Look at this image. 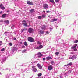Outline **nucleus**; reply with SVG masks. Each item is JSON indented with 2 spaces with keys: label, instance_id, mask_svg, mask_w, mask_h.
I'll use <instances>...</instances> for the list:
<instances>
[{
  "label": "nucleus",
  "instance_id": "f257e3e1",
  "mask_svg": "<svg viewBox=\"0 0 78 78\" xmlns=\"http://www.w3.org/2000/svg\"><path fill=\"white\" fill-rule=\"evenodd\" d=\"M28 41L30 42H33L34 41V39L31 37H29L28 38Z\"/></svg>",
  "mask_w": 78,
  "mask_h": 78
},
{
  "label": "nucleus",
  "instance_id": "f03ea898",
  "mask_svg": "<svg viewBox=\"0 0 78 78\" xmlns=\"http://www.w3.org/2000/svg\"><path fill=\"white\" fill-rule=\"evenodd\" d=\"M76 46H77V44H76L75 45H74L73 46L71 47V49H74V51H76L77 50V49L75 48L76 47Z\"/></svg>",
  "mask_w": 78,
  "mask_h": 78
},
{
  "label": "nucleus",
  "instance_id": "7ed1b4c3",
  "mask_svg": "<svg viewBox=\"0 0 78 78\" xmlns=\"http://www.w3.org/2000/svg\"><path fill=\"white\" fill-rule=\"evenodd\" d=\"M28 31L29 33H33V32L34 31V30L33 28H30L28 29Z\"/></svg>",
  "mask_w": 78,
  "mask_h": 78
},
{
  "label": "nucleus",
  "instance_id": "20e7f679",
  "mask_svg": "<svg viewBox=\"0 0 78 78\" xmlns=\"http://www.w3.org/2000/svg\"><path fill=\"white\" fill-rule=\"evenodd\" d=\"M72 72V71L69 70L68 72H67L64 74L65 75H66V76H68L70 75V73Z\"/></svg>",
  "mask_w": 78,
  "mask_h": 78
},
{
  "label": "nucleus",
  "instance_id": "39448f33",
  "mask_svg": "<svg viewBox=\"0 0 78 78\" xmlns=\"http://www.w3.org/2000/svg\"><path fill=\"white\" fill-rule=\"evenodd\" d=\"M43 8H44V9H48V5L46 4H45L43 5Z\"/></svg>",
  "mask_w": 78,
  "mask_h": 78
},
{
  "label": "nucleus",
  "instance_id": "423d86ee",
  "mask_svg": "<svg viewBox=\"0 0 78 78\" xmlns=\"http://www.w3.org/2000/svg\"><path fill=\"white\" fill-rule=\"evenodd\" d=\"M26 2L28 5H34L33 2L29 1H27Z\"/></svg>",
  "mask_w": 78,
  "mask_h": 78
},
{
  "label": "nucleus",
  "instance_id": "0eeeda50",
  "mask_svg": "<svg viewBox=\"0 0 78 78\" xmlns=\"http://www.w3.org/2000/svg\"><path fill=\"white\" fill-rule=\"evenodd\" d=\"M43 47V46L42 45H40L39 47H36L35 48V49H37V50H40Z\"/></svg>",
  "mask_w": 78,
  "mask_h": 78
},
{
  "label": "nucleus",
  "instance_id": "6e6552de",
  "mask_svg": "<svg viewBox=\"0 0 78 78\" xmlns=\"http://www.w3.org/2000/svg\"><path fill=\"white\" fill-rule=\"evenodd\" d=\"M69 58L70 59H76V56L75 55H73L72 56H70Z\"/></svg>",
  "mask_w": 78,
  "mask_h": 78
},
{
  "label": "nucleus",
  "instance_id": "1a4fd4ad",
  "mask_svg": "<svg viewBox=\"0 0 78 78\" xmlns=\"http://www.w3.org/2000/svg\"><path fill=\"white\" fill-rule=\"evenodd\" d=\"M32 68L33 69H32V70L33 72H36L37 71V69H36L35 66H32Z\"/></svg>",
  "mask_w": 78,
  "mask_h": 78
},
{
  "label": "nucleus",
  "instance_id": "9d476101",
  "mask_svg": "<svg viewBox=\"0 0 78 78\" xmlns=\"http://www.w3.org/2000/svg\"><path fill=\"white\" fill-rule=\"evenodd\" d=\"M37 66L39 69H42V66L41 65L39 64H37Z\"/></svg>",
  "mask_w": 78,
  "mask_h": 78
},
{
  "label": "nucleus",
  "instance_id": "9b49d317",
  "mask_svg": "<svg viewBox=\"0 0 78 78\" xmlns=\"http://www.w3.org/2000/svg\"><path fill=\"white\" fill-rule=\"evenodd\" d=\"M53 69V67H52V66L51 65H49L48 66V70H51Z\"/></svg>",
  "mask_w": 78,
  "mask_h": 78
},
{
  "label": "nucleus",
  "instance_id": "f8f14e48",
  "mask_svg": "<svg viewBox=\"0 0 78 78\" xmlns=\"http://www.w3.org/2000/svg\"><path fill=\"white\" fill-rule=\"evenodd\" d=\"M0 8L1 9H2V10H4V9H5V7L3 6V5L2 4L0 5Z\"/></svg>",
  "mask_w": 78,
  "mask_h": 78
},
{
  "label": "nucleus",
  "instance_id": "ddd939ff",
  "mask_svg": "<svg viewBox=\"0 0 78 78\" xmlns=\"http://www.w3.org/2000/svg\"><path fill=\"white\" fill-rule=\"evenodd\" d=\"M49 1L53 5H55V3L54 0H49Z\"/></svg>",
  "mask_w": 78,
  "mask_h": 78
},
{
  "label": "nucleus",
  "instance_id": "4468645a",
  "mask_svg": "<svg viewBox=\"0 0 78 78\" xmlns=\"http://www.w3.org/2000/svg\"><path fill=\"white\" fill-rule=\"evenodd\" d=\"M38 58H41L42 56V54H41V53L39 52L38 54Z\"/></svg>",
  "mask_w": 78,
  "mask_h": 78
},
{
  "label": "nucleus",
  "instance_id": "2eb2a0df",
  "mask_svg": "<svg viewBox=\"0 0 78 78\" xmlns=\"http://www.w3.org/2000/svg\"><path fill=\"white\" fill-rule=\"evenodd\" d=\"M52 58L50 56H48L46 57V59L47 60H49V59H52Z\"/></svg>",
  "mask_w": 78,
  "mask_h": 78
},
{
  "label": "nucleus",
  "instance_id": "dca6fc26",
  "mask_svg": "<svg viewBox=\"0 0 78 78\" xmlns=\"http://www.w3.org/2000/svg\"><path fill=\"white\" fill-rule=\"evenodd\" d=\"M72 63L70 62L69 63H68L66 65H64V66L65 67L66 66H72Z\"/></svg>",
  "mask_w": 78,
  "mask_h": 78
},
{
  "label": "nucleus",
  "instance_id": "f3484780",
  "mask_svg": "<svg viewBox=\"0 0 78 78\" xmlns=\"http://www.w3.org/2000/svg\"><path fill=\"white\" fill-rule=\"evenodd\" d=\"M41 28L42 30H44L45 29V26L43 25L42 27H41Z\"/></svg>",
  "mask_w": 78,
  "mask_h": 78
},
{
  "label": "nucleus",
  "instance_id": "a211bd4d",
  "mask_svg": "<svg viewBox=\"0 0 78 78\" xmlns=\"http://www.w3.org/2000/svg\"><path fill=\"white\" fill-rule=\"evenodd\" d=\"M51 64H52V65H54V64H55V61H52L51 62Z\"/></svg>",
  "mask_w": 78,
  "mask_h": 78
},
{
  "label": "nucleus",
  "instance_id": "6ab92c4d",
  "mask_svg": "<svg viewBox=\"0 0 78 78\" xmlns=\"http://www.w3.org/2000/svg\"><path fill=\"white\" fill-rule=\"evenodd\" d=\"M12 52H14V51H15V50H16V47H13V48H12Z\"/></svg>",
  "mask_w": 78,
  "mask_h": 78
},
{
  "label": "nucleus",
  "instance_id": "aec40b11",
  "mask_svg": "<svg viewBox=\"0 0 78 78\" xmlns=\"http://www.w3.org/2000/svg\"><path fill=\"white\" fill-rule=\"evenodd\" d=\"M22 24L24 26V27H27L28 26V24L26 23H23Z\"/></svg>",
  "mask_w": 78,
  "mask_h": 78
},
{
  "label": "nucleus",
  "instance_id": "412c9836",
  "mask_svg": "<svg viewBox=\"0 0 78 78\" xmlns=\"http://www.w3.org/2000/svg\"><path fill=\"white\" fill-rule=\"evenodd\" d=\"M42 17L41 16H38V19H39L40 20H41L42 19Z\"/></svg>",
  "mask_w": 78,
  "mask_h": 78
},
{
  "label": "nucleus",
  "instance_id": "4be33fe9",
  "mask_svg": "<svg viewBox=\"0 0 78 78\" xmlns=\"http://www.w3.org/2000/svg\"><path fill=\"white\" fill-rule=\"evenodd\" d=\"M6 14H4L2 15V17L3 18H5L6 17Z\"/></svg>",
  "mask_w": 78,
  "mask_h": 78
},
{
  "label": "nucleus",
  "instance_id": "5701e85b",
  "mask_svg": "<svg viewBox=\"0 0 78 78\" xmlns=\"http://www.w3.org/2000/svg\"><path fill=\"white\" fill-rule=\"evenodd\" d=\"M58 20V19H55L52 20V21H51V22H55V21H57Z\"/></svg>",
  "mask_w": 78,
  "mask_h": 78
},
{
  "label": "nucleus",
  "instance_id": "b1692460",
  "mask_svg": "<svg viewBox=\"0 0 78 78\" xmlns=\"http://www.w3.org/2000/svg\"><path fill=\"white\" fill-rule=\"evenodd\" d=\"M40 33H41L42 34H44V31L41 30L40 31Z\"/></svg>",
  "mask_w": 78,
  "mask_h": 78
},
{
  "label": "nucleus",
  "instance_id": "393cba45",
  "mask_svg": "<svg viewBox=\"0 0 78 78\" xmlns=\"http://www.w3.org/2000/svg\"><path fill=\"white\" fill-rule=\"evenodd\" d=\"M5 23L7 24H8L9 23V21L8 20L5 21Z\"/></svg>",
  "mask_w": 78,
  "mask_h": 78
},
{
  "label": "nucleus",
  "instance_id": "a878e982",
  "mask_svg": "<svg viewBox=\"0 0 78 78\" xmlns=\"http://www.w3.org/2000/svg\"><path fill=\"white\" fill-rule=\"evenodd\" d=\"M24 45L25 46H28V44H27V42L25 41V42H24Z\"/></svg>",
  "mask_w": 78,
  "mask_h": 78
},
{
  "label": "nucleus",
  "instance_id": "bb28decb",
  "mask_svg": "<svg viewBox=\"0 0 78 78\" xmlns=\"http://www.w3.org/2000/svg\"><path fill=\"white\" fill-rule=\"evenodd\" d=\"M34 9H31L30 11V12H31V13H32V12H34Z\"/></svg>",
  "mask_w": 78,
  "mask_h": 78
},
{
  "label": "nucleus",
  "instance_id": "cd10ccee",
  "mask_svg": "<svg viewBox=\"0 0 78 78\" xmlns=\"http://www.w3.org/2000/svg\"><path fill=\"white\" fill-rule=\"evenodd\" d=\"M38 77L41 76H42V73H40L38 74Z\"/></svg>",
  "mask_w": 78,
  "mask_h": 78
},
{
  "label": "nucleus",
  "instance_id": "c85d7f7f",
  "mask_svg": "<svg viewBox=\"0 0 78 78\" xmlns=\"http://www.w3.org/2000/svg\"><path fill=\"white\" fill-rule=\"evenodd\" d=\"M37 44H38L39 45H41V43L39 41H37Z\"/></svg>",
  "mask_w": 78,
  "mask_h": 78
},
{
  "label": "nucleus",
  "instance_id": "c756f323",
  "mask_svg": "<svg viewBox=\"0 0 78 78\" xmlns=\"http://www.w3.org/2000/svg\"><path fill=\"white\" fill-rule=\"evenodd\" d=\"M22 22L23 23H27V21H26V20H24L22 21Z\"/></svg>",
  "mask_w": 78,
  "mask_h": 78
},
{
  "label": "nucleus",
  "instance_id": "7c9ffc66",
  "mask_svg": "<svg viewBox=\"0 0 78 78\" xmlns=\"http://www.w3.org/2000/svg\"><path fill=\"white\" fill-rule=\"evenodd\" d=\"M78 41L77 40H75V41H74V43H77L78 42Z\"/></svg>",
  "mask_w": 78,
  "mask_h": 78
},
{
  "label": "nucleus",
  "instance_id": "2f4dec72",
  "mask_svg": "<svg viewBox=\"0 0 78 78\" xmlns=\"http://www.w3.org/2000/svg\"><path fill=\"white\" fill-rule=\"evenodd\" d=\"M2 45V41H0V46Z\"/></svg>",
  "mask_w": 78,
  "mask_h": 78
},
{
  "label": "nucleus",
  "instance_id": "473e14b6",
  "mask_svg": "<svg viewBox=\"0 0 78 78\" xmlns=\"http://www.w3.org/2000/svg\"><path fill=\"white\" fill-rule=\"evenodd\" d=\"M55 0V2H56V3H58L60 1V0Z\"/></svg>",
  "mask_w": 78,
  "mask_h": 78
},
{
  "label": "nucleus",
  "instance_id": "72a5a7b5",
  "mask_svg": "<svg viewBox=\"0 0 78 78\" xmlns=\"http://www.w3.org/2000/svg\"><path fill=\"white\" fill-rule=\"evenodd\" d=\"M42 17L43 18H45V15H42Z\"/></svg>",
  "mask_w": 78,
  "mask_h": 78
},
{
  "label": "nucleus",
  "instance_id": "f704fd0d",
  "mask_svg": "<svg viewBox=\"0 0 78 78\" xmlns=\"http://www.w3.org/2000/svg\"><path fill=\"white\" fill-rule=\"evenodd\" d=\"M9 45H10V46H12V43H9Z\"/></svg>",
  "mask_w": 78,
  "mask_h": 78
},
{
  "label": "nucleus",
  "instance_id": "c9c22d12",
  "mask_svg": "<svg viewBox=\"0 0 78 78\" xmlns=\"http://www.w3.org/2000/svg\"><path fill=\"white\" fill-rule=\"evenodd\" d=\"M5 51V48H3L1 50V51Z\"/></svg>",
  "mask_w": 78,
  "mask_h": 78
},
{
  "label": "nucleus",
  "instance_id": "e433bc0d",
  "mask_svg": "<svg viewBox=\"0 0 78 78\" xmlns=\"http://www.w3.org/2000/svg\"><path fill=\"white\" fill-rule=\"evenodd\" d=\"M59 53L58 52H57L55 53V55H59Z\"/></svg>",
  "mask_w": 78,
  "mask_h": 78
},
{
  "label": "nucleus",
  "instance_id": "4c0bfd02",
  "mask_svg": "<svg viewBox=\"0 0 78 78\" xmlns=\"http://www.w3.org/2000/svg\"><path fill=\"white\" fill-rule=\"evenodd\" d=\"M51 12L49 11H46V12H47V13H50V12Z\"/></svg>",
  "mask_w": 78,
  "mask_h": 78
},
{
  "label": "nucleus",
  "instance_id": "58836bf2",
  "mask_svg": "<svg viewBox=\"0 0 78 78\" xmlns=\"http://www.w3.org/2000/svg\"><path fill=\"white\" fill-rule=\"evenodd\" d=\"M9 75H7V76H6L7 78H9Z\"/></svg>",
  "mask_w": 78,
  "mask_h": 78
},
{
  "label": "nucleus",
  "instance_id": "ea45409f",
  "mask_svg": "<svg viewBox=\"0 0 78 78\" xmlns=\"http://www.w3.org/2000/svg\"><path fill=\"white\" fill-rule=\"evenodd\" d=\"M25 51H26V50H24L23 51L22 53H25Z\"/></svg>",
  "mask_w": 78,
  "mask_h": 78
},
{
  "label": "nucleus",
  "instance_id": "a19ab883",
  "mask_svg": "<svg viewBox=\"0 0 78 78\" xmlns=\"http://www.w3.org/2000/svg\"><path fill=\"white\" fill-rule=\"evenodd\" d=\"M42 59H43V61H45V58H43Z\"/></svg>",
  "mask_w": 78,
  "mask_h": 78
},
{
  "label": "nucleus",
  "instance_id": "79ce46f5",
  "mask_svg": "<svg viewBox=\"0 0 78 78\" xmlns=\"http://www.w3.org/2000/svg\"><path fill=\"white\" fill-rule=\"evenodd\" d=\"M26 30V29H23V30L22 31V32H23V31H24V30Z\"/></svg>",
  "mask_w": 78,
  "mask_h": 78
},
{
  "label": "nucleus",
  "instance_id": "37998d69",
  "mask_svg": "<svg viewBox=\"0 0 78 78\" xmlns=\"http://www.w3.org/2000/svg\"><path fill=\"white\" fill-rule=\"evenodd\" d=\"M2 12H3L2 11H1V12H0V14H2Z\"/></svg>",
  "mask_w": 78,
  "mask_h": 78
},
{
  "label": "nucleus",
  "instance_id": "c03bdc74",
  "mask_svg": "<svg viewBox=\"0 0 78 78\" xmlns=\"http://www.w3.org/2000/svg\"><path fill=\"white\" fill-rule=\"evenodd\" d=\"M6 33H8V32H5L4 33V34H6Z\"/></svg>",
  "mask_w": 78,
  "mask_h": 78
},
{
  "label": "nucleus",
  "instance_id": "a18cd8bd",
  "mask_svg": "<svg viewBox=\"0 0 78 78\" xmlns=\"http://www.w3.org/2000/svg\"><path fill=\"white\" fill-rule=\"evenodd\" d=\"M14 40H15L16 41V40H17V39L16 38H14Z\"/></svg>",
  "mask_w": 78,
  "mask_h": 78
},
{
  "label": "nucleus",
  "instance_id": "49530a36",
  "mask_svg": "<svg viewBox=\"0 0 78 78\" xmlns=\"http://www.w3.org/2000/svg\"><path fill=\"white\" fill-rule=\"evenodd\" d=\"M20 44H22V42H20L19 43Z\"/></svg>",
  "mask_w": 78,
  "mask_h": 78
},
{
  "label": "nucleus",
  "instance_id": "de8ad7c7",
  "mask_svg": "<svg viewBox=\"0 0 78 78\" xmlns=\"http://www.w3.org/2000/svg\"><path fill=\"white\" fill-rule=\"evenodd\" d=\"M22 48H25V46H22Z\"/></svg>",
  "mask_w": 78,
  "mask_h": 78
},
{
  "label": "nucleus",
  "instance_id": "09e8293b",
  "mask_svg": "<svg viewBox=\"0 0 78 78\" xmlns=\"http://www.w3.org/2000/svg\"><path fill=\"white\" fill-rule=\"evenodd\" d=\"M46 33H47V34H48L49 33V32L48 31H47Z\"/></svg>",
  "mask_w": 78,
  "mask_h": 78
},
{
  "label": "nucleus",
  "instance_id": "8fccbe9b",
  "mask_svg": "<svg viewBox=\"0 0 78 78\" xmlns=\"http://www.w3.org/2000/svg\"><path fill=\"white\" fill-rule=\"evenodd\" d=\"M4 61H5V60H3V62H2L1 63H3V62H4Z\"/></svg>",
  "mask_w": 78,
  "mask_h": 78
},
{
  "label": "nucleus",
  "instance_id": "3c124183",
  "mask_svg": "<svg viewBox=\"0 0 78 78\" xmlns=\"http://www.w3.org/2000/svg\"><path fill=\"white\" fill-rule=\"evenodd\" d=\"M50 30H52L53 29L52 28H50Z\"/></svg>",
  "mask_w": 78,
  "mask_h": 78
},
{
  "label": "nucleus",
  "instance_id": "603ef678",
  "mask_svg": "<svg viewBox=\"0 0 78 78\" xmlns=\"http://www.w3.org/2000/svg\"><path fill=\"white\" fill-rule=\"evenodd\" d=\"M14 33L15 34H16V32H14Z\"/></svg>",
  "mask_w": 78,
  "mask_h": 78
},
{
  "label": "nucleus",
  "instance_id": "864d4df0",
  "mask_svg": "<svg viewBox=\"0 0 78 78\" xmlns=\"http://www.w3.org/2000/svg\"><path fill=\"white\" fill-rule=\"evenodd\" d=\"M60 78H62V76H60Z\"/></svg>",
  "mask_w": 78,
  "mask_h": 78
},
{
  "label": "nucleus",
  "instance_id": "5fc2aeb1",
  "mask_svg": "<svg viewBox=\"0 0 78 78\" xmlns=\"http://www.w3.org/2000/svg\"><path fill=\"white\" fill-rule=\"evenodd\" d=\"M12 27H14V25H12Z\"/></svg>",
  "mask_w": 78,
  "mask_h": 78
},
{
  "label": "nucleus",
  "instance_id": "6e6d98bb",
  "mask_svg": "<svg viewBox=\"0 0 78 78\" xmlns=\"http://www.w3.org/2000/svg\"><path fill=\"white\" fill-rule=\"evenodd\" d=\"M43 12H45V11H43Z\"/></svg>",
  "mask_w": 78,
  "mask_h": 78
},
{
  "label": "nucleus",
  "instance_id": "4d7b16f0",
  "mask_svg": "<svg viewBox=\"0 0 78 78\" xmlns=\"http://www.w3.org/2000/svg\"><path fill=\"white\" fill-rule=\"evenodd\" d=\"M15 50H16V51H17V49H15Z\"/></svg>",
  "mask_w": 78,
  "mask_h": 78
},
{
  "label": "nucleus",
  "instance_id": "13d9d810",
  "mask_svg": "<svg viewBox=\"0 0 78 78\" xmlns=\"http://www.w3.org/2000/svg\"><path fill=\"white\" fill-rule=\"evenodd\" d=\"M1 75V73L0 72V75Z\"/></svg>",
  "mask_w": 78,
  "mask_h": 78
},
{
  "label": "nucleus",
  "instance_id": "bf43d9fd",
  "mask_svg": "<svg viewBox=\"0 0 78 78\" xmlns=\"http://www.w3.org/2000/svg\"><path fill=\"white\" fill-rule=\"evenodd\" d=\"M7 69H6V70H7Z\"/></svg>",
  "mask_w": 78,
  "mask_h": 78
},
{
  "label": "nucleus",
  "instance_id": "052dcab7",
  "mask_svg": "<svg viewBox=\"0 0 78 78\" xmlns=\"http://www.w3.org/2000/svg\"><path fill=\"white\" fill-rule=\"evenodd\" d=\"M71 53H72V52H71Z\"/></svg>",
  "mask_w": 78,
  "mask_h": 78
},
{
  "label": "nucleus",
  "instance_id": "680f3d73",
  "mask_svg": "<svg viewBox=\"0 0 78 78\" xmlns=\"http://www.w3.org/2000/svg\"><path fill=\"white\" fill-rule=\"evenodd\" d=\"M7 12H8V11H7Z\"/></svg>",
  "mask_w": 78,
  "mask_h": 78
},
{
  "label": "nucleus",
  "instance_id": "e2e57ef3",
  "mask_svg": "<svg viewBox=\"0 0 78 78\" xmlns=\"http://www.w3.org/2000/svg\"><path fill=\"white\" fill-rule=\"evenodd\" d=\"M0 22H2V21H1Z\"/></svg>",
  "mask_w": 78,
  "mask_h": 78
}]
</instances>
